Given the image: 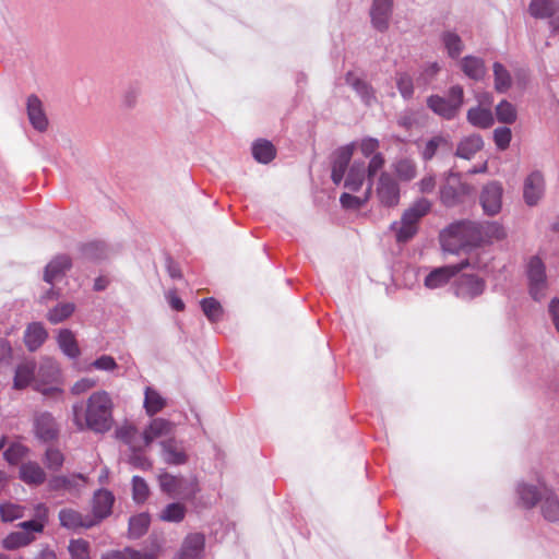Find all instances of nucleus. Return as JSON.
Here are the masks:
<instances>
[{
    "instance_id": "4c0bfd02",
    "label": "nucleus",
    "mask_w": 559,
    "mask_h": 559,
    "mask_svg": "<svg viewBox=\"0 0 559 559\" xmlns=\"http://www.w3.org/2000/svg\"><path fill=\"white\" fill-rule=\"evenodd\" d=\"M366 169L364 163L357 164L354 163L349 168L347 177L345 178V188L352 191H358L365 180Z\"/></svg>"
},
{
    "instance_id": "69168bd1",
    "label": "nucleus",
    "mask_w": 559,
    "mask_h": 559,
    "mask_svg": "<svg viewBox=\"0 0 559 559\" xmlns=\"http://www.w3.org/2000/svg\"><path fill=\"white\" fill-rule=\"evenodd\" d=\"M96 384L97 381L95 379L82 378L72 385L71 392L73 394H81L93 389L94 386H96Z\"/></svg>"
},
{
    "instance_id": "ddd939ff",
    "label": "nucleus",
    "mask_w": 559,
    "mask_h": 559,
    "mask_svg": "<svg viewBox=\"0 0 559 559\" xmlns=\"http://www.w3.org/2000/svg\"><path fill=\"white\" fill-rule=\"evenodd\" d=\"M545 190L544 176L539 171L530 174L523 188V197L528 205H535L542 199Z\"/></svg>"
},
{
    "instance_id": "72a5a7b5",
    "label": "nucleus",
    "mask_w": 559,
    "mask_h": 559,
    "mask_svg": "<svg viewBox=\"0 0 559 559\" xmlns=\"http://www.w3.org/2000/svg\"><path fill=\"white\" fill-rule=\"evenodd\" d=\"M345 81L361 96L366 104L369 105L374 99L372 87L367 82L358 78L354 72H347Z\"/></svg>"
},
{
    "instance_id": "603ef678",
    "label": "nucleus",
    "mask_w": 559,
    "mask_h": 559,
    "mask_svg": "<svg viewBox=\"0 0 559 559\" xmlns=\"http://www.w3.org/2000/svg\"><path fill=\"white\" fill-rule=\"evenodd\" d=\"M496 115L497 119L503 123H512L516 119V110L514 106L507 100H502L497 105Z\"/></svg>"
},
{
    "instance_id": "2f4dec72",
    "label": "nucleus",
    "mask_w": 559,
    "mask_h": 559,
    "mask_svg": "<svg viewBox=\"0 0 559 559\" xmlns=\"http://www.w3.org/2000/svg\"><path fill=\"white\" fill-rule=\"evenodd\" d=\"M392 229L395 233L396 241L406 242L417 233L418 224L412 219H407L406 215L403 214L401 221L392 225Z\"/></svg>"
},
{
    "instance_id": "052dcab7",
    "label": "nucleus",
    "mask_w": 559,
    "mask_h": 559,
    "mask_svg": "<svg viewBox=\"0 0 559 559\" xmlns=\"http://www.w3.org/2000/svg\"><path fill=\"white\" fill-rule=\"evenodd\" d=\"M1 519L4 522H11L23 516V508L16 504L8 503L0 507Z\"/></svg>"
},
{
    "instance_id": "0e129e2a",
    "label": "nucleus",
    "mask_w": 559,
    "mask_h": 559,
    "mask_svg": "<svg viewBox=\"0 0 559 559\" xmlns=\"http://www.w3.org/2000/svg\"><path fill=\"white\" fill-rule=\"evenodd\" d=\"M92 367L98 370L112 371L117 368V362L114 357L103 355L92 362Z\"/></svg>"
},
{
    "instance_id": "f8f14e48",
    "label": "nucleus",
    "mask_w": 559,
    "mask_h": 559,
    "mask_svg": "<svg viewBox=\"0 0 559 559\" xmlns=\"http://www.w3.org/2000/svg\"><path fill=\"white\" fill-rule=\"evenodd\" d=\"M60 525L68 530L76 531L79 528H90L96 525V521L90 515H83L78 510L64 508L58 514Z\"/></svg>"
},
{
    "instance_id": "423d86ee",
    "label": "nucleus",
    "mask_w": 559,
    "mask_h": 559,
    "mask_svg": "<svg viewBox=\"0 0 559 559\" xmlns=\"http://www.w3.org/2000/svg\"><path fill=\"white\" fill-rule=\"evenodd\" d=\"M528 290L532 298L536 301L546 296L548 288L546 267L539 257H533L527 263Z\"/></svg>"
},
{
    "instance_id": "864d4df0",
    "label": "nucleus",
    "mask_w": 559,
    "mask_h": 559,
    "mask_svg": "<svg viewBox=\"0 0 559 559\" xmlns=\"http://www.w3.org/2000/svg\"><path fill=\"white\" fill-rule=\"evenodd\" d=\"M132 493L135 502H144L150 495V488L146 481L140 476H133L132 478Z\"/></svg>"
},
{
    "instance_id": "f03ea898",
    "label": "nucleus",
    "mask_w": 559,
    "mask_h": 559,
    "mask_svg": "<svg viewBox=\"0 0 559 559\" xmlns=\"http://www.w3.org/2000/svg\"><path fill=\"white\" fill-rule=\"evenodd\" d=\"M475 247H442V255L449 261L448 265L435 269L425 278L428 288L445 285L455 274L469 265Z\"/></svg>"
},
{
    "instance_id": "6e6d98bb",
    "label": "nucleus",
    "mask_w": 559,
    "mask_h": 559,
    "mask_svg": "<svg viewBox=\"0 0 559 559\" xmlns=\"http://www.w3.org/2000/svg\"><path fill=\"white\" fill-rule=\"evenodd\" d=\"M481 228V237L486 236L490 240L501 241L506 238L504 228L498 223H487L485 225H480Z\"/></svg>"
},
{
    "instance_id": "e2e57ef3",
    "label": "nucleus",
    "mask_w": 559,
    "mask_h": 559,
    "mask_svg": "<svg viewBox=\"0 0 559 559\" xmlns=\"http://www.w3.org/2000/svg\"><path fill=\"white\" fill-rule=\"evenodd\" d=\"M379 147L380 143L374 138H365L359 143L360 152L365 157H371L374 154L379 153Z\"/></svg>"
},
{
    "instance_id": "f257e3e1",
    "label": "nucleus",
    "mask_w": 559,
    "mask_h": 559,
    "mask_svg": "<svg viewBox=\"0 0 559 559\" xmlns=\"http://www.w3.org/2000/svg\"><path fill=\"white\" fill-rule=\"evenodd\" d=\"M114 402L110 394L104 390L96 391L86 401L84 415H81L82 406H73V421L78 429H90L97 433H104L111 429Z\"/></svg>"
},
{
    "instance_id": "e433bc0d",
    "label": "nucleus",
    "mask_w": 559,
    "mask_h": 559,
    "mask_svg": "<svg viewBox=\"0 0 559 559\" xmlns=\"http://www.w3.org/2000/svg\"><path fill=\"white\" fill-rule=\"evenodd\" d=\"M467 121L475 127L486 129L493 123V117L489 109L474 107L467 111Z\"/></svg>"
},
{
    "instance_id": "774afa93",
    "label": "nucleus",
    "mask_w": 559,
    "mask_h": 559,
    "mask_svg": "<svg viewBox=\"0 0 559 559\" xmlns=\"http://www.w3.org/2000/svg\"><path fill=\"white\" fill-rule=\"evenodd\" d=\"M439 70H440V67H439V64L437 62H433V63L429 64L423 71L420 76L418 78V82L423 81V83L425 85L428 84L435 78V75L439 72Z\"/></svg>"
},
{
    "instance_id": "9d476101",
    "label": "nucleus",
    "mask_w": 559,
    "mask_h": 559,
    "mask_svg": "<svg viewBox=\"0 0 559 559\" xmlns=\"http://www.w3.org/2000/svg\"><path fill=\"white\" fill-rule=\"evenodd\" d=\"M502 186L497 181L489 182L483 188L480 204L487 215L492 216L500 212L502 206Z\"/></svg>"
},
{
    "instance_id": "20e7f679",
    "label": "nucleus",
    "mask_w": 559,
    "mask_h": 559,
    "mask_svg": "<svg viewBox=\"0 0 559 559\" xmlns=\"http://www.w3.org/2000/svg\"><path fill=\"white\" fill-rule=\"evenodd\" d=\"M464 91L460 85L449 90L448 98L432 95L427 99V106L438 116L451 120L456 117L463 105Z\"/></svg>"
},
{
    "instance_id": "bb28decb",
    "label": "nucleus",
    "mask_w": 559,
    "mask_h": 559,
    "mask_svg": "<svg viewBox=\"0 0 559 559\" xmlns=\"http://www.w3.org/2000/svg\"><path fill=\"white\" fill-rule=\"evenodd\" d=\"M484 146L483 139L479 134H472L464 138L457 145L456 156L471 159Z\"/></svg>"
},
{
    "instance_id": "4d7b16f0",
    "label": "nucleus",
    "mask_w": 559,
    "mask_h": 559,
    "mask_svg": "<svg viewBox=\"0 0 559 559\" xmlns=\"http://www.w3.org/2000/svg\"><path fill=\"white\" fill-rule=\"evenodd\" d=\"M448 140L441 135L431 138L425 145L421 156L425 160H430L437 153L438 148L442 145H447Z\"/></svg>"
},
{
    "instance_id": "dca6fc26",
    "label": "nucleus",
    "mask_w": 559,
    "mask_h": 559,
    "mask_svg": "<svg viewBox=\"0 0 559 559\" xmlns=\"http://www.w3.org/2000/svg\"><path fill=\"white\" fill-rule=\"evenodd\" d=\"M205 546V538L200 533L189 534L177 555V559H201Z\"/></svg>"
},
{
    "instance_id": "6e6552de",
    "label": "nucleus",
    "mask_w": 559,
    "mask_h": 559,
    "mask_svg": "<svg viewBox=\"0 0 559 559\" xmlns=\"http://www.w3.org/2000/svg\"><path fill=\"white\" fill-rule=\"evenodd\" d=\"M376 194L380 203L386 207L396 206L400 202V187L389 173H382L378 179Z\"/></svg>"
},
{
    "instance_id": "5701e85b",
    "label": "nucleus",
    "mask_w": 559,
    "mask_h": 559,
    "mask_svg": "<svg viewBox=\"0 0 559 559\" xmlns=\"http://www.w3.org/2000/svg\"><path fill=\"white\" fill-rule=\"evenodd\" d=\"M71 267V260L67 255H59L51 260L44 273L45 282L52 284L53 281L62 277L64 273Z\"/></svg>"
},
{
    "instance_id": "b1692460",
    "label": "nucleus",
    "mask_w": 559,
    "mask_h": 559,
    "mask_svg": "<svg viewBox=\"0 0 559 559\" xmlns=\"http://www.w3.org/2000/svg\"><path fill=\"white\" fill-rule=\"evenodd\" d=\"M20 478L28 485H41L46 480V473L36 462H27L20 467Z\"/></svg>"
},
{
    "instance_id": "412c9836",
    "label": "nucleus",
    "mask_w": 559,
    "mask_h": 559,
    "mask_svg": "<svg viewBox=\"0 0 559 559\" xmlns=\"http://www.w3.org/2000/svg\"><path fill=\"white\" fill-rule=\"evenodd\" d=\"M36 362L34 360H25L16 366L13 388L23 390L27 388L35 378Z\"/></svg>"
},
{
    "instance_id": "c03bdc74",
    "label": "nucleus",
    "mask_w": 559,
    "mask_h": 559,
    "mask_svg": "<svg viewBox=\"0 0 559 559\" xmlns=\"http://www.w3.org/2000/svg\"><path fill=\"white\" fill-rule=\"evenodd\" d=\"M371 189H372V185L369 183L362 198L355 197L349 193H343L340 198V202L344 209L358 210V209L362 207L370 199Z\"/></svg>"
},
{
    "instance_id": "c85d7f7f",
    "label": "nucleus",
    "mask_w": 559,
    "mask_h": 559,
    "mask_svg": "<svg viewBox=\"0 0 559 559\" xmlns=\"http://www.w3.org/2000/svg\"><path fill=\"white\" fill-rule=\"evenodd\" d=\"M49 510L46 504L38 503L34 508V519L19 524L23 530H33V532L41 533L48 522Z\"/></svg>"
},
{
    "instance_id": "13d9d810",
    "label": "nucleus",
    "mask_w": 559,
    "mask_h": 559,
    "mask_svg": "<svg viewBox=\"0 0 559 559\" xmlns=\"http://www.w3.org/2000/svg\"><path fill=\"white\" fill-rule=\"evenodd\" d=\"M396 86L401 95L408 99L414 94V84L412 78L407 73L396 74Z\"/></svg>"
},
{
    "instance_id": "aec40b11",
    "label": "nucleus",
    "mask_w": 559,
    "mask_h": 559,
    "mask_svg": "<svg viewBox=\"0 0 559 559\" xmlns=\"http://www.w3.org/2000/svg\"><path fill=\"white\" fill-rule=\"evenodd\" d=\"M27 115L29 122L36 130L43 132L47 129L48 119L44 111L43 103L35 95H31L27 98Z\"/></svg>"
},
{
    "instance_id": "cd10ccee",
    "label": "nucleus",
    "mask_w": 559,
    "mask_h": 559,
    "mask_svg": "<svg viewBox=\"0 0 559 559\" xmlns=\"http://www.w3.org/2000/svg\"><path fill=\"white\" fill-rule=\"evenodd\" d=\"M57 341L64 355L70 358H78L80 356L81 350L72 331L68 329L60 330Z\"/></svg>"
},
{
    "instance_id": "9b49d317",
    "label": "nucleus",
    "mask_w": 559,
    "mask_h": 559,
    "mask_svg": "<svg viewBox=\"0 0 559 559\" xmlns=\"http://www.w3.org/2000/svg\"><path fill=\"white\" fill-rule=\"evenodd\" d=\"M34 433L41 442H51L58 439L59 427L51 414L44 412L34 417Z\"/></svg>"
},
{
    "instance_id": "0eeeda50",
    "label": "nucleus",
    "mask_w": 559,
    "mask_h": 559,
    "mask_svg": "<svg viewBox=\"0 0 559 559\" xmlns=\"http://www.w3.org/2000/svg\"><path fill=\"white\" fill-rule=\"evenodd\" d=\"M159 485L164 492L170 497L192 500L199 491L197 481H189L180 476L164 474L159 477Z\"/></svg>"
},
{
    "instance_id": "4be33fe9",
    "label": "nucleus",
    "mask_w": 559,
    "mask_h": 559,
    "mask_svg": "<svg viewBox=\"0 0 559 559\" xmlns=\"http://www.w3.org/2000/svg\"><path fill=\"white\" fill-rule=\"evenodd\" d=\"M48 333L39 322H33L27 325L24 332V343L29 352L37 350L46 341Z\"/></svg>"
},
{
    "instance_id": "7c9ffc66",
    "label": "nucleus",
    "mask_w": 559,
    "mask_h": 559,
    "mask_svg": "<svg viewBox=\"0 0 559 559\" xmlns=\"http://www.w3.org/2000/svg\"><path fill=\"white\" fill-rule=\"evenodd\" d=\"M164 459L169 464L180 465L187 462V454L174 439L162 442Z\"/></svg>"
},
{
    "instance_id": "338daca9",
    "label": "nucleus",
    "mask_w": 559,
    "mask_h": 559,
    "mask_svg": "<svg viewBox=\"0 0 559 559\" xmlns=\"http://www.w3.org/2000/svg\"><path fill=\"white\" fill-rule=\"evenodd\" d=\"M12 357V347L7 340L0 338V367L8 365Z\"/></svg>"
},
{
    "instance_id": "bf43d9fd",
    "label": "nucleus",
    "mask_w": 559,
    "mask_h": 559,
    "mask_svg": "<svg viewBox=\"0 0 559 559\" xmlns=\"http://www.w3.org/2000/svg\"><path fill=\"white\" fill-rule=\"evenodd\" d=\"M384 164L385 158L381 153L371 156L366 170L369 183H373V177L383 168Z\"/></svg>"
},
{
    "instance_id": "a878e982",
    "label": "nucleus",
    "mask_w": 559,
    "mask_h": 559,
    "mask_svg": "<svg viewBox=\"0 0 559 559\" xmlns=\"http://www.w3.org/2000/svg\"><path fill=\"white\" fill-rule=\"evenodd\" d=\"M542 513L548 521L556 522L559 520V500L557 496L547 488L543 489L540 499Z\"/></svg>"
},
{
    "instance_id": "a19ab883",
    "label": "nucleus",
    "mask_w": 559,
    "mask_h": 559,
    "mask_svg": "<svg viewBox=\"0 0 559 559\" xmlns=\"http://www.w3.org/2000/svg\"><path fill=\"white\" fill-rule=\"evenodd\" d=\"M74 310L75 305L73 302L58 304L56 307L48 311L47 320L52 324L60 323L71 317Z\"/></svg>"
},
{
    "instance_id": "ea45409f",
    "label": "nucleus",
    "mask_w": 559,
    "mask_h": 559,
    "mask_svg": "<svg viewBox=\"0 0 559 559\" xmlns=\"http://www.w3.org/2000/svg\"><path fill=\"white\" fill-rule=\"evenodd\" d=\"M431 210V202L428 199L421 198L415 201L403 214L407 219H412L416 224L427 215Z\"/></svg>"
},
{
    "instance_id": "2eb2a0df",
    "label": "nucleus",
    "mask_w": 559,
    "mask_h": 559,
    "mask_svg": "<svg viewBox=\"0 0 559 559\" xmlns=\"http://www.w3.org/2000/svg\"><path fill=\"white\" fill-rule=\"evenodd\" d=\"M485 282L475 275H463L455 286V294L461 298H474L483 294Z\"/></svg>"
},
{
    "instance_id": "09e8293b",
    "label": "nucleus",
    "mask_w": 559,
    "mask_h": 559,
    "mask_svg": "<svg viewBox=\"0 0 559 559\" xmlns=\"http://www.w3.org/2000/svg\"><path fill=\"white\" fill-rule=\"evenodd\" d=\"M201 308L211 322L218 321L223 316L221 304L214 298H204L201 300Z\"/></svg>"
},
{
    "instance_id": "7ed1b4c3",
    "label": "nucleus",
    "mask_w": 559,
    "mask_h": 559,
    "mask_svg": "<svg viewBox=\"0 0 559 559\" xmlns=\"http://www.w3.org/2000/svg\"><path fill=\"white\" fill-rule=\"evenodd\" d=\"M480 239V224L468 219L455 221L439 233L441 245H476L475 242Z\"/></svg>"
},
{
    "instance_id": "49530a36",
    "label": "nucleus",
    "mask_w": 559,
    "mask_h": 559,
    "mask_svg": "<svg viewBox=\"0 0 559 559\" xmlns=\"http://www.w3.org/2000/svg\"><path fill=\"white\" fill-rule=\"evenodd\" d=\"M442 41L451 58H456L463 51L464 45L461 37L452 32H447L442 36Z\"/></svg>"
},
{
    "instance_id": "473e14b6",
    "label": "nucleus",
    "mask_w": 559,
    "mask_h": 559,
    "mask_svg": "<svg viewBox=\"0 0 559 559\" xmlns=\"http://www.w3.org/2000/svg\"><path fill=\"white\" fill-rule=\"evenodd\" d=\"M559 7L555 0H532L528 11L536 19H546L552 16Z\"/></svg>"
},
{
    "instance_id": "39448f33",
    "label": "nucleus",
    "mask_w": 559,
    "mask_h": 559,
    "mask_svg": "<svg viewBox=\"0 0 559 559\" xmlns=\"http://www.w3.org/2000/svg\"><path fill=\"white\" fill-rule=\"evenodd\" d=\"M472 192L473 188L459 174L449 173L440 187V201L444 206L453 207L463 203Z\"/></svg>"
},
{
    "instance_id": "3c124183",
    "label": "nucleus",
    "mask_w": 559,
    "mask_h": 559,
    "mask_svg": "<svg viewBox=\"0 0 559 559\" xmlns=\"http://www.w3.org/2000/svg\"><path fill=\"white\" fill-rule=\"evenodd\" d=\"M69 552L72 559H90V544L87 540L79 538L69 544Z\"/></svg>"
},
{
    "instance_id": "680f3d73",
    "label": "nucleus",
    "mask_w": 559,
    "mask_h": 559,
    "mask_svg": "<svg viewBox=\"0 0 559 559\" xmlns=\"http://www.w3.org/2000/svg\"><path fill=\"white\" fill-rule=\"evenodd\" d=\"M511 138H512L511 130L507 127L497 128L493 131L495 143H496L497 147L501 151H504L506 148H508Z\"/></svg>"
},
{
    "instance_id": "a211bd4d",
    "label": "nucleus",
    "mask_w": 559,
    "mask_h": 559,
    "mask_svg": "<svg viewBox=\"0 0 559 559\" xmlns=\"http://www.w3.org/2000/svg\"><path fill=\"white\" fill-rule=\"evenodd\" d=\"M175 425L164 418H154L143 431L145 445H150L154 440L163 437H169L174 432Z\"/></svg>"
},
{
    "instance_id": "79ce46f5",
    "label": "nucleus",
    "mask_w": 559,
    "mask_h": 559,
    "mask_svg": "<svg viewBox=\"0 0 559 559\" xmlns=\"http://www.w3.org/2000/svg\"><path fill=\"white\" fill-rule=\"evenodd\" d=\"M495 90L499 93L507 92L512 84L510 72L499 62L493 63Z\"/></svg>"
},
{
    "instance_id": "a18cd8bd",
    "label": "nucleus",
    "mask_w": 559,
    "mask_h": 559,
    "mask_svg": "<svg viewBox=\"0 0 559 559\" xmlns=\"http://www.w3.org/2000/svg\"><path fill=\"white\" fill-rule=\"evenodd\" d=\"M396 176L403 181H411L417 175V168L414 160L409 158H402L395 163L394 166Z\"/></svg>"
},
{
    "instance_id": "393cba45",
    "label": "nucleus",
    "mask_w": 559,
    "mask_h": 559,
    "mask_svg": "<svg viewBox=\"0 0 559 559\" xmlns=\"http://www.w3.org/2000/svg\"><path fill=\"white\" fill-rule=\"evenodd\" d=\"M33 530H23L10 533L3 540L2 546L8 550L25 547L35 540Z\"/></svg>"
},
{
    "instance_id": "6ab92c4d",
    "label": "nucleus",
    "mask_w": 559,
    "mask_h": 559,
    "mask_svg": "<svg viewBox=\"0 0 559 559\" xmlns=\"http://www.w3.org/2000/svg\"><path fill=\"white\" fill-rule=\"evenodd\" d=\"M115 501L114 495L105 489L95 492L93 498V519L96 524L111 513Z\"/></svg>"
},
{
    "instance_id": "37998d69",
    "label": "nucleus",
    "mask_w": 559,
    "mask_h": 559,
    "mask_svg": "<svg viewBox=\"0 0 559 559\" xmlns=\"http://www.w3.org/2000/svg\"><path fill=\"white\" fill-rule=\"evenodd\" d=\"M150 516L146 513L134 515L129 521V535L132 538L143 536L150 526Z\"/></svg>"
},
{
    "instance_id": "4468645a",
    "label": "nucleus",
    "mask_w": 559,
    "mask_h": 559,
    "mask_svg": "<svg viewBox=\"0 0 559 559\" xmlns=\"http://www.w3.org/2000/svg\"><path fill=\"white\" fill-rule=\"evenodd\" d=\"M354 153V144L345 145L336 150L332 163V180L341 183Z\"/></svg>"
},
{
    "instance_id": "f3484780",
    "label": "nucleus",
    "mask_w": 559,
    "mask_h": 559,
    "mask_svg": "<svg viewBox=\"0 0 559 559\" xmlns=\"http://www.w3.org/2000/svg\"><path fill=\"white\" fill-rule=\"evenodd\" d=\"M392 13V0H374L370 10L372 25L380 32L389 27Z\"/></svg>"
},
{
    "instance_id": "58836bf2",
    "label": "nucleus",
    "mask_w": 559,
    "mask_h": 559,
    "mask_svg": "<svg viewBox=\"0 0 559 559\" xmlns=\"http://www.w3.org/2000/svg\"><path fill=\"white\" fill-rule=\"evenodd\" d=\"M187 514V508L180 502L167 504L159 513V520L164 522L180 523Z\"/></svg>"
},
{
    "instance_id": "5fc2aeb1",
    "label": "nucleus",
    "mask_w": 559,
    "mask_h": 559,
    "mask_svg": "<svg viewBox=\"0 0 559 559\" xmlns=\"http://www.w3.org/2000/svg\"><path fill=\"white\" fill-rule=\"evenodd\" d=\"M28 452V449L21 443H12L3 453L8 463L17 464Z\"/></svg>"
},
{
    "instance_id": "c9c22d12",
    "label": "nucleus",
    "mask_w": 559,
    "mask_h": 559,
    "mask_svg": "<svg viewBox=\"0 0 559 559\" xmlns=\"http://www.w3.org/2000/svg\"><path fill=\"white\" fill-rule=\"evenodd\" d=\"M252 155L257 162L267 164L275 158L276 150L267 140H259L252 146Z\"/></svg>"
},
{
    "instance_id": "de8ad7c7",
    "label": "nucleus",
    "mask_w": 559,
    "mask_h": 559,
    "mask_svg": "<svg viewBox=\"0 0 559 559\" xmlns=\"http://www.w3.org/2000/svg\"><path fill=\"white\" fill-rule=\"evenodd\" d=\"M43 462L48 469L56 472L62 467L64 455L59 449L49 447L45 452Z\"/></svg>"
},
{
    "instance_id": "8fccbe9b",
    "label": "nucleus",
    "mask_w": 559,
    "mask_h": 559,
    "mask_svg": "<svg viewBox=\"0 0 559 559\" xmlns=\"http://www.w3.org/2000/svg\"><path fill=\"white\" fill-rule=\"evenodd\" d=\"M519 495L521 497V500L524 502V504L527 508L534 507L538 501H540L543 497V491L539 492L534 486L532 485H521L519 487Z\"/></svg>"
},
{
    "instance_id": "f704fd0d",
    "label": "nucleus",
    "mask_w": 559,
    "mask_h": 559,
    "mask_svg": "<svg viewBox=\"0 0 559 559\" xmlns=\"http://www.w3.org/2000/svg\"><path fill=\"white\" fill-rule=\"evenodd\" d=\"M144 395V408L148 416H154L166 406V400L155 389L147 386Z\"/></svg>"
},
{
    "instance_id": "c756f323",
    "label": "nucleus",
    "mask_w": 559,
    "mask_h": 559,
    "mask_svg": "<svg viewBox=\"0 0 559 559\" xmlns=\"http://www.w3.org/2000/svg\"><path fill=\"white\" fill-rule=\"evenodd\" d=\"M462 71L466 76L473 80H481L486 74V68L483 59L466 56L461 61Z\"/></svg>"
},
{
    "instance_id": "1a4fd4ad",
    "label": "nucleus",
    "mask_w": 559,
    "mask_h": 559,
    "mask_svg": "<svg viewBox=\"0 0 559 559\" xmlns=\"http://www.w3.org/2000/svg\"><path fill=\"white\" fill-rule=\"evenodd\" d=\"M88 483V478L80 473L70 475H57L49 479L51 490H66L71 495L79 496Z\"/></svg>"
}]
</instances>
